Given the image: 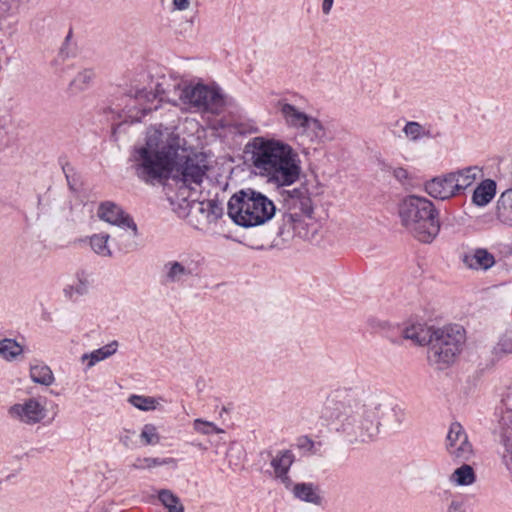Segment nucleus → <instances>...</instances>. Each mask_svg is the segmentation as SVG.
Returning <instances> with one entry per match:
<instances>
[{
	"instance_id": "nucleus-1",
	"label": "nucleus",
	"mask_w": 512,
	"mask_h": 512,
	"mask_svg": "<svg viewBox=\"0 0 512 512\" xmlns=\"http://www.w3.org/2000/svg\"><path fill=\"white\" fill-rule=\"evenodd\" d=\"M185 144L184 139L167 127H150L143 141L131 148L129 167L147 185L173 180L177 200L200 213L207 223L216 222L223 215L222 202L201 199L208 166L201 156L189 155Z\"/></svg>"
},
{
	"instance_id": "nucleus-2",
	"label": "nucleus",
	"mask_w": 512,
	"mask_h": 512,
	"mask_svg": "<svg viewBox=\"0 0 512 512\" xmlns=\"http://www.w3.org/2000/svg\"><path fill=\"white\" fill-rule=\"evenodd\" d=\"M163 101L211 113H218L224 105L223 95L217 87L182 84L162 75L151 81L149 89H138L134 98H129V104L123 110L125 121H140L148 112L157 110Z\"/></svg>"
},
{
	"instance_id": "nucleus-3",
	"label": "nucleus",
	"mask_w": 512,
	"mask_h": 512,
	"mask_svg": "<svg viewBox=\"0 0 512 512\" xmlns=\"http://www.w3.org/2000/svg\"><path fill=\"white\" fill-rule=\"evenodd\" d=\"M380 403L372 396L337 391L325 404L323 416L335 430L361 441L378 434Z\"/></svg>"
},
{
	"instance_id": "nucleus-4",
	"label": "nucleus",
	"mask_w": 512,
	"mask_h": 512,
	"mask_svg": "<svg viewBox=\"0 0 512 512\" xmlns=\"http://www.w3.org/2000/svg\"><path fill=\"white\" fill-rule=\"evenodd\" d=\"M253 172L276 187L291 186L301 174V160L288 143L264 136L253 138L247 145Z\"/></svg>"
},
{
	"instance_id": "nucleus-5",
	"label": "nucleus",
	"mask_w": 512,
	"mask_h": 512,
	"mask_svg": "<svg viewBox=\"0 0 512 512\" xmlns=\"http://www.w3.org/2000/svg\"><path fill=\"white\" fill-rule=\"evenodd\" d=\"M276 212L274 202L264 193L247 188L234 193L227 203V214L238 226L251 228L270 221Z\"/></svg>"
},
{
	"instance_id": "nucleus-6",
	"label": "nucleus",
	"mask_w": 512,
	"mask_h": 512,
	"mask_svg": "<svg viewBox=\"0 0 512 512\" xmlns=\"http://www.w3.org/2000/svg\"><path fill=\"white\" fill-rule=\"evenodd\" d=\"M398 213L402 225L419 241L431 243L438 235V213L430 200L408 196L401 201Z\"/></svg>"
},
{
	"instance_id": "nucleus-7",
	"label": "nucleus",
	"mask_w": 512,
	"mask_h": 512,
	"mask_svg": "<svg viewBox=\"0 0 512 512\" xmlns=\"http://www.w3.org/2000/svg\"><path fill=\"white\" fill-rule=\"evenodd\" d=\"M287 212L283 216L281 234H292L302 239H312L318 230L314 217L312 199L304 188H295L287 192L285 198Z\"/></svg>"
},
{
	"instance_id": "nucleus-8",
	"label": "nucleus",
	"mask_w": 512,
	"mask_h": 512,
	"mask_svg": "<svg viewBox=\"0 0 512 512\" xmlns=\"http://www.w3.org/2000/svg\"><path fill=\"white\" fill-rule=\"evenodd\" d=\"M465 330L459 325L435 328L427 350L428 363L438 370L450 367L462 351Z\"/></svg>"
},
{
	"instance_id": "nucleus-9",
	"label": "nucleus",
	"mask_w": 512,
	"mask_h": 512,
	"mask_svg": "<svg viewBox=\"0 0 512 512\" xmlns=\"http://www.w3.org/2000/svg\"><path fill=\"white\" fill-rule=\"evenodd\" d=\"M279 112L287 127L297 130L311 143H324L329 140L324 124L317 118L308 115L300 108L286 101L278 102Z\"/></svg>"
},
{
	"instance_id": "nucleus-10",
	"label": "nucleus",
	"mask_w": 512,
	"mask_h": 512,
	"mask_svg": "<svg viewBox=\"0 0 512 512\" xmlns=\"http://www.w3.org/2000/svg\"><path fill=\"white\" fill-rule=\"evenodd\" d=\"M48 400L44 396L25 398L8 408V416L24 425L42 423L48 417Z\"/></svg>"
},
{
	"instance_id": "nucleus-11",
	"label": "nucleus",
	"mask_w": 512,
	"mask_h": 512,
	"mask_svg": "<svg viewBox=\"0 0 512 512\" xmlns=\"http://www.w3.org/2000/svg\"><path fill=\"white\" fill-rule=\"evenodd\" d=\"M198 262L192 256L181 254L177 259L166 261L162 267V279L167 285L183 284L197 274Z\"/></svg>"
},
{
	"instance_id": "nucleus-12",
	"label": "nucleus",
	"mask_w": 512,
	"mask_h": 512,
	"mask_svg": "<svg viewBox=\"0 0 512 512\" xmlns=\"http://www.w3.org/2000/svg\"><path fill=\"white\" fill-rule=\"evenodd\" d=\"M445 447L449 456L459 462L469 461L474 455V450L468 440V435L463 426L458 422H454L450 425L446 436Z\"/></svg>"
},
{
	"instance_id": "nucleus-13",
	"label": "nucleus",
	"mask_w": 512,
	"mask_h": 512,
	"mask_svg": "<svg viewBox=\"0 0 512 512\" xmlns=\"http://www.w3.org/2000/svg\"><path fill=\"white\" fill-rule=\"evenodd\" d=\"M97 216L102 221L118 226L123 229H131L133 235H137V225L133 219L124 212V210L112 201H104L99 204Z\"/></svg>"
},
{
	"instance_id": "nucleus-14",
	"label": "nucleus",
	"mask_w": 512,
	"mask_h": 512,
	"mask_svg": "<svg viewBox=\"0 0 512 512\" xmlns=\"http://www.w3.org/2000/svg\"><path fill=\"white\" fill-rule=\"evenodd\" d=\"M270 459V466L273 469L271 475L280 481L286 489L292 486V479L288 472L295 460V456L291 450H278L275 454L272 451L263 452Z\"/></svg>"
},
{
	"instance_id": "nucleus-15",
	"label": "nucleus",
	"mask_w": 512,
	"mask_h": 512,
	"mask_svg": "<svg viewBox=\"0 0 512 512\" xmlns=\"http://www.w3.org/2000/svg\"><path fill=\"white\" fill-rule=\"evenodd\" d=\"M425 190L431 197L440 200L450 199L459 194L451 172L428 181Z\"/></svg>"
},
{
	"instance_id": "nucleus-16",
	"label": "nucleus",
	"mask_w": 512,
	"mask_h": 512,
	"mask_svg": "<svg viewBox=\"0 0 512 512\" xmlns=\"http://www.w3.org/2000/svg\"><path fill=\"white\" fill-rule=\"evenodd\" d=\"M91 287L90 274L84 270L77 271L72 281L65 285L63 294L65 298L76 301L88 294Z\"/></svg>"
},
{
	"instance_id": "nucleus-17",
	"label": "nucleus",
	"mask_w": 512,
	"mask_h": 512,
	"mask_svg": "<svg viewBox=\"0 0 512 512\" xmlns=\"http://www.w3.org/2000/svg\"><path fill=\"white\" fill-rule=\"evenodd\" d=\"M466 267L474 270L486 271L495 264V257L484 248L471 249L463 256Z\"/></svg>"
},
{
	"instance_id": "nucleus-18",
	"label": "nucleus",
	"mask_w": 512,
	"mask_h": 512,
	"mask_svg": "<svg viewBox=\"0 0 512 512\" xmlns=\"http://www.w3.org/2000/svg\"><path fill=\"white\" fill-rule=\"evenodd\" d=\"M25 345L15 338L4 337L0 339V358L7 363H15L23 360Z\"/></svg>"
},
{
	"instance_id": "nucleus-19",
	"label": "nucleus",
	"mask_w": 512,
	"mask_h": 512,
	"mask_svg": "<svg viewBox=\"0 0 512 512\" xmlns=\"http://www.w3.org/2000/svg\"><path fill=\"white\" fill-rule=\"evenodd\" d=\"M451 173L454 176L455 186L459 194L483 177V170L477 165L464 167Z\"/></svg>"
},
{
	"instance_id": "nucleus-20",
	"label": "nucleus",
	"mask_w": 512,
	"mask_h": 512,
	"mask_svg": "<svg viewBox=\"0 0 512 512\" xmlns=\"http://www.w3.org/2000/svg\"><path fill=\"white\" fill-rule=\"evenodd\" d=\"M293 493L294 497L300 501L311 503L320 506L323 501L320 489L313 483H296L292 482V486L289 489Z\"/></svg>"
},
{
	"instance_id": "nucleus-21",
	"label": "nucleus",
	"mask_w": 512,
	"mask_h": 512,
	"mask_svg": "<svg viewBox=\"0 0 512 512\" xmlns=\"http://www.w3.org/2000/svg\"><path fill=\"white\" fill-rule=\"evenodd\" d=\"M118 343L112 341L98 349H95L89 353H84L80 357V361L85 365V370H89L94 367L97 363L106 360L117 352Z\"/></svg>"
},
{
	"instance_id": "nucleus-22",
	"label": "nucleus",
	"mask_w": 512,
	"mask_h": 512,
	"mask_svg": "<svg viewBox=\"0 0 512 512\" xmlns=\"http://www.w3.org/2000/svg\"><path fill=\"white\" fill-rule=\"evenodd\" d=\"M436 327L422 323L412 324L403 330V337L417 345H430Z\"/></svg>"
},
{
	"instance_id": "nucleus-23",
	"label": "nucleus",
	"mask_w": 512,
	"mask_h": 512,
	"mask_svg": "<svg viewBox=\"0 0 512 512\" xmlns=\"http://www.w3.org/2000/svg\"><path fill=\"white\" fill-rule=\"evenodd\" d=\"M496 194V183L491 179L483 180L474 190L472 202L479 206H486Z\"/></svg>"
},
{
	"instance_id": "nucleus-24",
	"label": "nucleus",
	"mask_w": 512,
	"mask_h": 512,
	"mask_svg": "<svg viewBox=\"0 0 512 512\" xmlns=\"http://www.w3.org/2000/svg\"><path fill=\"white\" fill-rule=\"evenodd\" d=\"M496 217L503 224L512 227V189L501 193L496 203Z\"/></svg>"
},
{
	"instance_id": "nucleus-25",
	"label": "nucleus",
	"mask_w": 512,
	"mask_h": 512,
	"mask_svg": "<svg viewBox=\"0 0 512 512\" xmlns=\"http://www.w3.org/2000/svg\"><path fill=\"white\" fill-rule=\"evenodd\" d=\"M29 376L32 382L43 386H50L54 383L55 377L50 367L42 362L30 365Z\"/></svg>"
},
{
	"instance_id": "nucleus-26",
	"label": "nucleus",
	"mask_w": 512,
	"mask_h": 512,
	"mask_svg": "<svg viewBox=\"0 0 512 512\" xmlns=\"http://www.w3.org/2000/svg\"><path fill=\"white\" fill-rule=\"evenodd\" d=\"M501 443L504 447L502 454L503 463L506 468L512 473V425L507 426L506 421L503 420L500 428Z\"/></svg>"
},
{
	"instance_id": "nucleus-27",
	"label": "nucleus",
	"mask_w": 512,
	"mask_h": 512,
	"mask_svg": "<svg viewBox=\"0 0 512 512\" xmlns=\"http://www.w3.org/2000/svg\"><path fill=\"white\" fill-rule=\"evenodd\" d=\"M110 236L107 233L93 234L88 238L92 251L100 257L110 258L113 255L109 245Z\"/></svg>"
},
{
	"instance_id": "nucleus-28",
	"label": "nucleus",
	"mask_w": 512,
	"mask_h": 512,
	"mask_svg": "<svg viewBox=\"0 0 512 512\" xmlns=\"http://www.w3.org/2000/svg\"><path fill=\"white\" fill-rule=\"evenodd\" d=\"M476 480V475L470 465L463 464L450 476V482L456 486H470Z\"/></svg>"
},
{
	"instance_id": "nucleus-29",
	"label": "nucleus",
	"mask_w": 512,
	"mask_h": 512,
	"mask_svg": "<svg viewBox=\"0 0 512 512\" xmlns=\"http://www.w3.org/2000/svg\"><path fill=\"white\" fill-rule=\"evenodd\" d=\"M157 498L167 509V512H184V506L180 498L169 489L157 491Z\"/></svg>"
},
{
	"instance_id": "nucleus-30",
	"label": "nucleus",
	"mask_w": 512,
	"mask_h": 512,
	"mask_svg": "<svg viewBox=\"0 0 512 512\" xmlns=\"http://www.w3.org/2000/svg\"><path fill=\"white\" fill-rule=\"evenodd\" d=\"M402 131L405 137L412 142H417L424 138L431 137L429 129L416 121H408Z\"/></svg>"
},
{
	"instance_id": "nucleus-31",
	"label": "nucleus",
	"mask_w": 512,
	"mask_h": 512,
	"mask_svg": "<svg viewBox=\"0 0 512 512\" xmlns=\"http://www.w3.org/2000/svg\"><path fill=\"white\" fill-rule=\"evenodd\" d=\"M94 79V72L91 69H83L78 72L70 82V89L75 92L86 90Z\"/></svg>"
},
{
	"instance_id": "nucleus-32",
	"label": "nucleus",
	"mask_w": 512,
	"mask_h": 512,
	"mask_svg": "<svg viewBox=\"0 0 512 512\" xmlns=\"http://www.w3.org/2000/svg\"><path fill=\"white\" fill-rule=\"evenodd\" d=\"M173 458H156V457H143L137 458L132 463V468L136 470L152 469L158 466L169 465L174 463Z\"/></svg>"
},
{
	"instance_id": "nucleus-33",
	"label": "nucleus",
	"mask_w": 512,
	"mask_h": 512,
	"mask_svg": "<svg viewBox=\"0 0 512 512\" xmlns=\"http://www.w3.org/2000/svg\"><path fill=\"white\" fill-rule=\"evenodd\" d=\"M128 402L141 411H153L159 405V402L154 397L136 394L131 395L128 398Z\"/></svg>"
},
{
	"instance_id": "nucleus-34",
	"label": "nucleus",
	"mask_w": 512,
	"mask_h": 512,
	"mask_svg": "<svg viewBox=\"0 0 512 512\" xmlns=\"http://www.w3.org/2000/svg\"><path fill=\"white\" fill-rule=\"evenodd\" d=\"M140 442L144 446L148 445H158L161 441V437L158 431V428L151 423L145 424L139 435Z\"/></svg>"
},
{
	"instance_id": "nucleus-35",
	"label": "nucleus",
	"mask_w": 512,
	"mask_h": 512,
	"mask_svg": "<svg viewBox=\"0 0 512 512\" xmlns=\"http://www.w3.org/2000/svg\"><path fill=\"white\" fill-rule=\"evenodd\" d=\"M193 430L201 435H211V434H221L224 433V430L218 427L215 423L211 421L204 420L202 418H196L193 423Z\"/></svg>"
},
{
	"instance_id": "nucleus-36",
	"label": "nucleus",
	"mask_w": 512,
	"mask_h": 512,
	"mask_svg": "<svg viewBox=\"0 0 512 512\" xmlns=\"http://www.w3.org/2000/svg\"><path fill=\"white\" fill-rule=\"evenodd\" d=\"M242 455L243 451L241 448H237L234 447V445H231L226 454L228 458L229 467L235 470L238 466H240L242 462Z\"/></svg>"
},
{
	"instance_id": "nucleus-37",
	"label": "nucleus",
	"mask_w": 512,
	"mask_h": 512,
	"mask_svg": "<svg viewBox=\"0 0 512 512\" xmlns=\"http://www.w3.org/2000/svg\"><path fill=\"white\" fill-rule=\"evenodd\" d=\"M496 348L499 352L512 354V329L505 332L500 338Z\"/></svg>"
},
{
	"instance_id": "nucleus-38",
	"label": "nucleus",
	"mask_w": 512,
	"mask_h": 512,
	"mask_svg": "<svg viewBox=\"0 0 512 512\" xmlns=\"http://www.w3.org/2000/svg\"><path fill=\"white\" fill-rule=\"evenodd\" d=\"M133 436H134V432L130 431V430H124L120 437H119V440L120 442L125 446V447H132V444H133Z\"/></svg>"
},
{
	"instance_id": "nucleus-39",
	"label": "nucleus",
	"mask_w": 512,
	"mask_h": 512,
	"mask_svg": "<svg viewBox=\"0 0 512 512\" xmlns=\"http://www.w3.org/2000/svg\"><path fill=\"white\" fill-rule=\"evenodd\" d=\"M174 10L185 11L190 7V0H172Z\"/></svg>"
},
{
	"instance_id": "nucleus-40",
	"label": "nucleus",
	"mask_w": 512,
	"mask_h": 512,
	"mask_svg": "<svg viewBox=\"0 0 512 512\" xmlns=\"http://www.w3.org/2000/svg\"><path fill=\"white\" fill-rule=\"evenodd\" d=\"M446 512H464L463 504L460 501L453 500Z\"/></svg>"
},
{
	"instance_id": "nucleus-41",
	"label": "nucleus",
	"mask_w": 512,
	"mask_h": 512,
	"mask_svg": "<svg viewBox=\"0 0 512 512\" xmlns=\"http://www.w3.org/2000/svg\"><path fill=\"white\" fill-rule=\"evenodd\" d=\"M334 0H323L322 2V12L324 15H329L331 9L333 7Z\"/></svg>"
},
{
	"instance_id": "nucleus-42",
	"label": "nucleus",
	"mask_w": 512,
	"mask_h": 512,
	"mask_svg": "<svg viewBox=\"0 0 512 512\" xmlns=\"http://www.w3.org/2000/svg\"><path fill=\"white\" fill-rule=\"evenodd\" d=\"M394 176L400 180V181H403V180H406L408 178V172L403 169V168H396L394 170Z\"/></svg>"
},
{
	"instance_id": "nucleus-43",
	"label": "nucleus",
	"mask_w": 512,
	"mask_h": 512,
	"mask_svg": "<svg viewBox=\"0 0 512 512\" xmlns=\"http://www.w3.org/2000/svg\"><path fill=\"white\" fill-rule=\"evenodd\" d=\"M299 446H301V447H305V446L312 447L313 446V442L308 437H302V438L299 439Z\"/></svg>"
}]
</instances>
